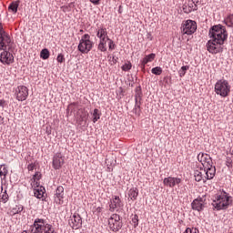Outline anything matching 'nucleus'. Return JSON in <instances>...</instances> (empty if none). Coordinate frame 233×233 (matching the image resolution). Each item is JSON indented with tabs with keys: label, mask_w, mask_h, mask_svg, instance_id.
I'll use <instances>...</instances> for the list:
<instances>
[{
	"label": "nucleus",
	"mask_w": 233,
	"mask_h": 233,
	"mask_svg": "<svg viewBox=\"0 0 233 233\" xmlns=\"http://www.w3.org/2000/svg\"><path fill=\"white\" fill-rule=\"evenodd\" d=\"M210 39L208 41L206 46L209 54H220L223 52V45L228 37V33L225 26L221 25H213L209 29L208 34Z\"/></svg>",
	"instance_id": "nucleus-1"
},
{
	"label": "nucleus",
	"mask_w": 233,
	"mask_h": 233,
	"mask_svg": "<svg viewBox=\"0 0 233 233\" xmlns=\"http://www.w3.org/2000/svg\"><path fill=\"white\" fill-rule=\"evenodd\" d=\"M12 48V39L10 35L5 31L3 25L0 24V50H4L0 54V62L3 65H12L14 63V55L8 52Z\"/></svg>",
	"instance_id": "nucleus-2"
},
{
	"label": "nucleus",
	"mask_w": 233,
	"mask_h": 233,
	"mask_svg": "<svg viewBox=\"0 0 233 233\" xmlns=\"http://www.w3.org/2000/svg\"><path fill=\"white\" fill-rule=\"evenodd\" d=\"M198 160L201 163L202 167L207 169V178L214 179V176H216V167L212 166V157L208 154L199 153L198 155Z\"/></svg>",
	"instance_id": "nucleus-3"
},
{
	"label": "nucleus",
	"mask_w": 233,
	"mask_h": 233,
	"mask_svg": "<svg viewBox=\"0 0 233 233\" xmlns=\"http://www.w3.org/2000/svg\"><path fill=\"white\" fill-rule=\"evenodd\" d=\"M31 233H54V228L45 219L36 218L31 228Z\"/></svg>",
	"instance_id": "nucleus-4"
},
{
	"label": "nucleus",
	"mask_w": 233,
	"mask_h": 233,
	"mask_svg": "<svg viewBox=\"0 0 233 233\" xmlns=\"http://www.w3.org/2000/svg\"><path fill=\"white\" fill-rule=\"evenodd\" d=\"M215 94L220 97H228L230 94V84L225 79H220L215 84Z\"/></svg>",
	"instance_id": "nucleus-5"
},
{
	"label": "nucleus",
	"mask_w": 233,
	"mask_h": 233,
	"mask_svg": "<svg viewBox=\"0 0 233 233\" xmlns=\"http://www.w3.org/2000/svg\"><path fill=\"white\" fill-rule=\"evenodd\" d=\"M230 205V197L227 192H221L220 195H217L216 199L213 201V207L218 210H223Z\"/></svg>",
	"instance_id": "nucleus-6"
},
{
	"label": "nucleus",
	"mask_w": 233,
	"mask_h": 233,
	"mask_svg": "<svg viewBox=\"0 0 233 233\" xmlns=\"http://www.w3.org/2000/svg\"><path fill=\"white\" fill-rule=\"evenodd\" d=\"M93 47L94 41L90 40V35H83L78 44L79 52H81V54H88Z\"/></svg>",
	"instance_id": "nucleus-7"
},
{
	"label": "nucleus",
	"mask_w": 233,
	"mask_h": 233,
	"mask_svg": "<svg viewBox=\"0 0 233 233\" xmlns=\"http://www.w3.org/2000/svg\"><path fill=\"white\" fill-rule=\"evenodd\" d=\"M198 30V25L194 20H186L182 23L181 33L185 35H192Z\"/></svg>",
	"instance_id": "nucleus-8"
},
{
	"label": "nucleus",
	"mask_w": 233,
	"mask_h": 233,
	"mask_svg": "<svg viewBox=\"0 0 233 233\" xmlns=\"http://www.w3.org/2000/svg\"><path fill=\"white\" fill-rule=\"evenodd\" d=\"M108 227L112 232H119V230H121V227H123V224H121V218H120L119 215L113 214L109 218Z\"/></svg>",
	"instance_id": "nucleus-9"
},
{
	"label": "nucleus",
	"mask_w": 233,
	"mask_h": 233,
	"mask_svg": "<svg viewBox=\"0 0 233 233\" xmlns=\"http://www.w3.org/2000/svg\"><path fill=\"white\" fill-rule=\"evenodd\" d=\"M68 224L74 230L81 228V227H83V218H81V215L75 213L73 216L70 217Z\"/></svg>",
	"instance_id": "nucleus-10"
},
{
	"label": "nucleus",
	"mask_w": 233,
	"mask_h": 233,
	"mask_svg": "<svg viewBox=\"0 0 233 233\" xmlns=\"http://www.w3.org/2000/svg\"><path fill=\"white\" fill-rule=\"evenodd\" d=\"M15 96L17 101H26L28 97V87L18 86L15 90Z\"/></svg>",
	"instance_id": "nucleus-11"
},
{
	"label": "nucleus",
	"mask_w": 233,
	"mask_h": 233,
	"mask_svg": "<svg viewBox=\"0 0 233 233\" xmlns=\"http://www.w3.org/2000/svg\"><path fill=\"white\" fill-rule=\"evenodd\" d=\"M55 203L56 205H63L65 203V187L63 186H58L55 192Z\"/></svg>",
	"instance_id": "nucleus-12"
},
{
	"label": "nucleus",
	"mask_w": 233,
	"mask_h": 233,
	"mask_svg": "<svg viewBox=\"0 0 233 233\" xmlns=\"http://www.w3.org/2000/svg\"><path fill=\"white\" fill-rule=\"evenodd\" d=\"M163 184L165 187L174 188V187H177L181 184V178L175 177H167L164 178Z\"/></svg>",
	"instance_id": "nucleus-13"
},
{
	"label": "nucleus",
	"mask_w": 233,
	"mask_h": 233,
	"mask_svg": "<svg viewBox=\"0 0 233 233\" xmlns=\"http://www.w3.org/2000/svg\"><path fill=\"white\" fill-rule=\"evenodd\" d=\"M118 208H123V202H121V198H119V197L115 196L113 197L111 203L109 205V210L111 212H114Z\"/></svg>",
	"instance_id": "nucleus-14"
},
{
	"label": "nucleus",
	"mask_w": 233,
	"mask_h": 233,
	"mask_svg": "<svg viewBox=\"0 0 233 233\" xmlns=\"http://www.w3.org/2000/svg\"><path fill=\"white\" fill-rule=\"evenodd\" d=\"M65 165V158L60 153H56L53 158V167L56 170H59Z\"/></svg>",
	"instance_id": "nucleus-15"
},
{
	"label": "nucleus",
	"mask_w": 233,
	"mask_h": 233,
	"mask_svg": "<svg viewBox=\"0 0 233 233\" xmlns=\"http://www.w3.org/2000/svg\"><path fill=\"white\" fill-rule=\"evenodd\" d=\"M194 176H195V180L198 182L203 181L205 183L207 180L212 179V178L207 177V169H205V168H200L199 170H195Z\"/></svg>",
	"instance_id": "nucleus-16"
},
{
	"label": "nucleus",
	"mask_w": 233,
	"mask_h": 233,
	"mask_svg": "<svg viewBox=\"0 0 233 233\" xmlns=\"http://www.w3.org/2000/svg\"><path fill=\"white\" fill-rule=\"evenodd\" d=\"M96 37L99 39V41H107L109 37L106 27H98V29L96 30Z\"/></svg>",
	"instance_id": "nucleus-17"
},
{
	"label": "nucleus",
	"mask_w": 233,
	"mask_h": 233,
	"mask_svg": "<svg viewBox=\"0 0 233 233\" xmlns=\"http://www.w3.org/2000/svg\"><path fill=\"white\" fill-rule=\"evenodd\" d=\"M191 207L193 210L201 212V210L205 208V204H203V200H199L197 198L191 203Z\"/></svg>",
	"instance_id": "nucleus-18"
},
{
	"label": "nucleus",
	"mask_w": 233,
	"mask_h": 233,
	"mask_svg": "<svg viewBox=\"0 0 233 233\" xmlns=\"http://www.w3.org/2000/svg\"><path fill=\"white\" fill-rule=\"evenodd\" d=\"M139 99H141V95L139 93H137L135 95L136 105H135V108L133 109V112L136 114V116H139V114H141V106L138 102Z\"/></svg>",
	"instance_id": "nucleus-19"
},
{
	"label": "nucleus",
	"mask_w": 233,
	"mask_h": 233,
	"mask_svg": "<svg viewBox=\"0 0 233 233\" xmlns=\"http://www.w3.org/2000/svg\"><path fill=\"white\" fill-rule=\"evenodd\" d=\"M137 196H139V189L137 187H133L128 191V197L131 201H136L137 199Z\"/></svg>",
	"instance_id": "nucleus-20"
},
{
	"label": "nucleus",
	"mask_w": 233,
	"mask_h": 233,
	"mask_svg": "<svg viewBox=\"0 0 233 233\" xmlns=\"http://www.w3.org/2000/svg\"><path fill=\"white\" fill-rule=\"evenodd\" d=\"M35 198L41 199L45 196V187L37 186V188L34 190Z\"/></svg>",
	"instance_id": "nucleus-21"
},
{
	"label": "nucleus",
	"mask_w": 233,
	"mask_h": 233,
	"mask_svg": "<svg viewBox=\"0 0 233 233\" xmlns=\"http://www.w3.org/2000/svg\"><path fill=\"white\" fill-rule=\"evenodd\" d=\"M156 59V54L152 53L147 56L142 60V66L145 68V65H147V63H152Z\"/></svg>",
	"instance_id": "nucleus-22"
},
{
	"label": "nucleus",
	"mask_w": 233,
	"mask_h": 233,
	"mask_svg": "<svg viewBox=\"0 0 233 233\" xmlns=\"http://www.w3.org/2000/svg\"><path fill=\"white\" fill-rule=\"evenodd\" d=\"M8 175V167L6 165H0V177L1 179H6Z\"/></svg>",
	"instance_id": "nucleus-23"
},
{
	"label": "nucleus",
	"mask_w": 233,
	"mask_h": 233,
	"mask_svg": "<svg viewBox=\"0 0 233 233\" xmlns=\"http://www.w3.org/2000/svg\"><path fill=\"white\" fill-rule=\"evenodd\" d=\"M17 8H19V1L13 2L8 6V10L12 12V14H17Z\"/></svg>",
	"instance_id": "nucleus-24"
},
{
	"label": "nucleus",
	"mask_w": 233,
	"mask_h": 233,
	"mask_svg": "<svg viewBox=\"0 0 233 233\" xmlns=\"http://www.w3.org/2000/svg\"><path fill=\"white\" fill-rule=\"evenodd\" d=\"M224 23L225 25H227V26H228L229 28L233 27V14H229L226 16V18L224 19Z\"/></svg>",
	"instance_id": "nucleus-25"
},
{
	"label": "nucleus",
	"mask_w": 233,
	"mask_h": 233,
	"mask_svg": "<svg viewBox=\"0 0 233 233\" xmlns=\"http://www.w3.org/2000/svg\"><path fill=\"white\" fill-rule=\"evenodd\" d=\"M93 117V123H97L99 119H101V112H99V109H94L92 113Z\"/></svg>",
	"instance_id": "nucleus-26"
},
{
	"label": "nucleus",
	"mask_w": 233,
	"mask_h": 233,
	"mask_svg": "<svg viewBox=\"0 0 233 233\" xmlns=\"http://www.w3.org/2000/svg\"><path fill=\"white\" fill-rule=\"evenodd\" d=\"M97 48L100 52H106V41L99 40Z\"/></svg>",
	"instance_id": "nucleus-27"
},
{
	"label": "nucleus",
	"mask_w": 233,
	"mask_h": 233,
	"mask_svg": "<svg viewBox=\"0 0 233 233\" xmlns=\"http://www.w3.org/2000/svg\"><path fill=\"white\" fill-rule=\"evenodd\" d=\"M151 74H154L155 76H161L163 74V68L160 66L153 67L151 69Z\"/></svg>",
	"instance_id": "nucleus-28"
},
{
	"label": "nucleus",
	"mask_w": 233,
	"mask_h": 233,
	"mask_svg": "<svg viewBox=\"0 0 233 233\" xmlns=\"http://www.w3.org/2000/svg\"><path fill=\"white\" fill-rule=\"evenodd\" d=\"M23 210H24L23 206H15V208H12L11 213L13 215L21 214Z\"/></svg>",
	"instance_id": "nucleus-29"
},
{
	"label": "nucleus",
	"mask_w": 233,
	"mask_h": 233,
	"mask_svg": "<svg viewBox=\"0 0 233 233\" xmlns=\"http://www.w3.org/2000/svg\"><path fill=\"white\" fill-rule=\"evenodd\" d=\"M0 201H2V203L8 201V193H6V190L0 193Z\"/></svg>",
	"instance_id": "nucleus-30"
},
{
	"label": "nucleus",
	"mask_w": 233,
	"mask_h": 233,
	"mask_svg": "<svg viewBox=\"0 0 233 233\" xmlns=\"http://www.w3.org/2000/svg\"><path fill=\"white\" fill-rule=\"evenodd\" d=\"M40 57L42 59H48L50 57V51L48 49H43L40 53Z\"/></svg>",
	"instance_id": "nucleus-31"
},
{
	"label": "nucleus",
	"mask_w": 233,
	"mask_h": 233,
	"mask_svg": "<svg viewBox=\"0 0 233 233\" xmlns=\"http://www.w3.org/2000/svg\"><path fill=\"white\" fill-rule=\"evenodd\" d=\"M39 179H41V173L36 172V173L33 176L31 185H37V181H39Z\"/></svg>",
	"instance_id": "nucleus-32"
},
{
	"label": "nucleus",
	"mask_w": 233,
	"mask_h": 233,
	"mask_svg": "<svg viewBox=\"0 0 233 233\" xmlns=\"http://www.w3.org/2000/svg\"><path fill=\"white\" fill-rule=\"evenodd\" d=\"M188 66H182L179 71H178V74H179V77H184L185 75L187 74V70H188Z\"/></svg>",
	"instance_id": "nucleus-33"
},
{
	"label": "nucleus",
	"mask_w": 233,
	"mask_h": 233,
	"mask_svg": "<svg viewBox=\"0 0 233 233\" xmlns=\"http://www.w3.org/2000/svg\"><path fill=\"white\" fill-rule=\"evenodd\" d=\"M131 69H132V63H130V62H127L122 66V70L124 72H128V70H131Z\"/></svg>",
	"instance_id": "nucleus-34"
},
{
	"label": "nucleus",
	"mask_w": 233,
	"mask_h": 233,
	"mask_svg": "<svg viewBox=\"0 0 233 233\" xmlns=\"http://www.w3.org/2000/svg\"><path fill=\"white\" fill-rule=\"evenodd\" d=\"M107 41L109 50H116V44L114 43V41L110 38H108Z\"/></svg>",
	"instance_id": "nucleus-35"
},
{
	"label": "nucleus",
	"mask_w": 233,
	"mask_h": 233,
	"mask_svg": "<svg viewBox=\"0 0 233 233\" xmlns=\"http://www.w3.org/2000/svg\"><path fill=\"white\" fill-rule=\"evenodd\" d=\"M101 212H103V208H101V207H97V208H93V213L94 214H101Z\"/></svg>",
	"instance_id": "nucleus-36"
},
{
	"label": "nucleus",
	"mask_w": 233,
	"mask_h": 233,
	"mask_svg": "<svg viewBox=\"0 0 233 233\" xmlns=\"http://www.w3.org/2000/svg\"><path fill=\"white\" fill-rule=\"evenodd\" d=\"M226 165L228 168H232V158L227 157Z\"/></svg>",
	"instance_id": "nucleus-37"
},
{
	"label": "nucleus",
	"mask_w": 233,
	"mask_h": 233,
	"mask_svg": "<svg viewBox=\"0 0 233 233\" xmlns=\"http://www.w3.org/2000/svg\"><path fill=\"white\" fill-rule=\"evenodd\" d=\"M35 168V164H34V163H31V164H29V165L27 166V169L29 170V172L34 171Z\"/></svg>",
	"instance_id": "nucleus-38"
},
{
	"label": "nucleus",
	"mask_w": 233,
	"mask_h": 233,
	"mask_svg": "<svg viewBox=\"0 0 233 233\" xmlns=\"http://www.w3.org/2000/svg\"><path fill=\"white\" fill-rule=\"evenodd\" d=\"M183 12L186 14H190V12H192V7L187 8V5H183Z\"/></svg>",
	"instance_id": "nucleus-39"
},
{
	"label": "nucleus",
	"mask_w": 233,
	"mask_h": 233,
	"mask_svg": "<svg viewBox=\"0 0 233 233\" xmlns=\"http://www.w3.org/2000/svg\"><path fill=\"white\" fill-rule=\"evenodd\" d=\"M56 60L58 63H63V61H65V56L60 54L57 56Z\"/></svg>",
	"instance_id": "nucleus-40"
},
{
	"label": "nucleus",
	"mask_w": 233,
	"mask_h": 233,
	"mask_svg": "<svg viewBox=\"0 0 233 233\" xmlns=\"http://www.w3.org/2000/svg\"><path fill=\"white\" fill-rule=\"evenodd\" d=\"M90 3H92L93 5H99V3L101 2V0H89Z\"/></svg>",
	"instance_id": "nucleus-41"
},
{
	"label": "nucleus",
	"mask_w": 233,
	"mask_h": 233,
	"mask_svg": "<svg viewBox=\"0 0 233 233\" xmlns=\"http://www.w3.org/2000/svg\"><path fill=\"white\" fill-rule=\"evenodd\" d=\"M133 221L135 223V227H137V225H139L138 220H137V216H135Z\"/></svg>",
	"instance_id": "nucleus-42"
},
{
	"label": "nucleus",
	"mask_w": 233,
	"mask_h": 233,
	"mask_svg": "<svg viewBox=\"0 0 233 233\" xmlns=\"http://www.w3.org/2000/svg\"><path fill=\"white\" fill-rule=\"evenodd\" d=\"M194 229L190 228H187L184 233H193Z\"/></svg>",
	"instance_id": "nucleus-43"
},
{
	"label": "nucleus",
	"mask_w": 233,
	"mask_h": 233,
	"mask_svg": "<svg viewBox=\"0 0 233 233\" xmlns=\"http://www.w3.org/2000/svg\"><path fill=\"white\" fill-rule=\"evenodd\" d=\"M0 106H5V101L0 100Z\"/></svg>",
	"instance_id": "nucleus-44"
},
{
	"label": "nucleus",
	"mask_w": 233,
	"mask_h": 233,
	"mask_svg": "<svg viewBox=\"0 0 233 233\" xmlns=\"http://www.w3.org/2000/svg\"><path fill=\"white\" fill-rule=\"evenodd\" d=\"M5 118H3V116H0V123H3Z\"/></svg>",
	"instance_id": "nucleus-45"
},
{
	"label": "nucleus",
	"mask_w": 233,
	"mask_h": 233,
	"mask_svg": "<svg viewBox=\"0 0 233 233\" xmlns=\"http://www.w3.org/2000/svg\"><path fill=\"white\" fill-rule=\"evenodd\" d=\"M194 230H195V233L198 232V229L195 228Z\"/></svg>",
	"instance_id": "nucleus-46"
}]
</instances>
